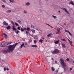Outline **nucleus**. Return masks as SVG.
Returning <instances> with one entry per match:
<instances>
[{
  "mask_svg": "<svg viewBox=\"0 0 74 74\" xmlns=\"http://www.w3.org/2000/svg\"><path fill=\"white\" fill-rule=\"evenodd\" d=\"M19 32V30H18L17 32H15V33L16 34H18Z\"/></svg>",
  "mask_w": 74,
  "mask_h": 74,
  "instance_id": "nucleus-25",
  "label": "nucleus"
},
{
  "mask_svg": "<svg viewBox=\"0 0 74 74\" xmlns=\"http://www.w3.org/2000/svg\"><path fill=\"white\" fill-rule=\"evenodd\" d=\"M26 33L27 34H28V32L27 31H26Z\"/></svg>",
  "mask_w": 74,
  "mask_h": 74,
  "instance_id": "nucleus-44",
  "label": "nucleus"
},
{
  "mask_svg": "<svg viewBox=\"0 0 74 74\" xmlns=\"http://www.w3.org/2000/svg\"><path fill=\"white\" fill-rule=\"evenodd\" d=\"M72 68H71L70 69V70L71 71V70H72Z\"/></svg>",
  "mask_w": 74,
  "mask_h": 74,
  "instance_id": "nucleus-47",
  "label": "nucleus"
},
{
  "mask_svg": "<svg viewBox=\"0 0 74 74\" xmlns=\"http://www.w3.org/2000/svg\"><path fill=\"white\" fill-rule=\"evenodd\" d=\"M58 12L60 13V11H58Z\"/></svg>",
  "mask_w": 74,
  "mask_h": 74,
  "instance_id": "nucleus-61",
  "label": "nucleus"
},
{
  "mask_svg": "<svg viewBox=\"0 0 74 74\" xmlns=\"http://www.w3.org/2000/svg\"><path fill=\"white\" fill-rule=\"evenodd\" d=\"M62 47H63V48H66V45L64 44H62Z\"/></svg>",
  "mask_w": 74,
  "mask_h": 74,
  "instance_id": "nucleus-10",
  "label": "nucleus"
},
{
  "mask_svg": "<svg viewBox=\"0 0 74 74\" xmlns=\"http://www.w3.org/2000/svg\"><path fill=\"white\" fill-rule=\"evenodd\" d=\"M45 41L46 42H47V40H46Z\"/></svg>",
  "mask_w": 74,
  "mask_h": 74,
  "instance_id": "nucleus-60",
  "label": "nucleus"
},
{
  "mask_svg": "<svg viewBox=\"0 0 74 74\" xmlns=\"http://www.w3.org/2000/svg\"><path fill=\"white\" fill-rule=\"evenodd\" d=\"M51 59H52V60H53V58H51Z\"/></svg>",
  "mask_w": 74,
  "mask_h": 74,
  "instance_id": "nucleus-58",
  "label": "nucleus"
},
{
  "mask_svg": "<svg viewBox=\"0 0 74 74\" xmlns=\"http://www.w3.org/2000/svg\"><path fill=\"white\" fill-rule=\"evenodd\" d=\"M19 42H18L17 43H16L15 44L12 45H10L8 46V52H12L14 50V48H15V47H16V45H17L19 44Z\"/></svg>",
  "mask_w": 74,
  "mask_h": 74,
  "instance_id": "nucleus-1",
  "label": "nucleus"
},
{
  "mask_svg": "<svg viewBox=\"0 0 74 74\" xmlns=\"http://www.w3.org/2000/svg\"><path fill=\"white\" fill-rule=\"evenodd\" d=\"M1 45H3V44H2V43H1Z\"/></svg>",
  "mask_w": 74,
  "mask_h": 74,
  "instance_id": "nucleus-62",
  "label": "nucleus"
},
{
  "mask_svg": "<svg viewBox=\"0 0 74 74\" xmlns=\"http://www.w3.org/2000/svg\"><path fill=\"white\" fill-rule=\"evenodd\" d=\"M24 12L25 14H26V13H27V11H26V10H24Z\"/></svg>",
  "mask_w": 74,
  "mask_h": 74,
  "instance_id": "nucleus-36",
  "label": "nucleus"
},
{
  "mask_svg": "<svg viewBox=\"0 0 74 74\" xmlns=\"http://www.w3.org/2000/svg\"><path fill=\"white\" fill-rule=\"evenodd\" d=\"M3 25H5V26H7V25H8V23H6L5 21H4L3 23Z\"/></svg>",
  "mask_w": 74,
  "mask_h": 74,
  "instance_id": "nucleus-9",
  "label": "nucleus"
},
{
  "mask_svg": "<svg viewBox=\"0 0 74 74\" xmlns=\"http://www.w3.org/2000/svg\"><path fill=\"white\" fill-rule=\"evenodd\" d=\"M50 27H51V28H53V27H52L51 26V25H50Z\"/></svg>",
  "mask_w": 74,
  "mask_h": 74,
  "instance_id": "nucleus-59",
  "label": "nucleus"
},
{
  "mask_svg": "<svg viewBox=\"0 0 74 74\" xmlns=\"http://www.w3.org/2000/svg\"><path fill=\"white\" fill-rule=\"evenodd\" d=\"M11 12V10H8L6 12H7V13H10V12Z\"/></svg>",
  "mask_w": 74,
  "mask_h": 74,
  "instance_id": "nucleus-15",
  "label": "nucleus"
},
{
  "mask_svg": "<svg viewBox=\"0 0 74 74\" xmlns=\"http://www.w3.org/2000/svg\"><path fill=\"white\" fill-rule=\"evenodd\" d=\"M69 4H72V5H74V3H73V1H71L70 3H69Z\"/></svg>",
  "mask_w": 74,
  "mask_h": 74,
  "instance_id": "nucleus-13",
  "label": "nucleus"
},
{
  "mask_svg": "<svg viewBox=\"0 0 74 74\" xmlns=\"http://www.w3.org/2000/svg\"><path fill=\"white\" fill-rule=\"evenodd\" d=\"M17 29L18 30H20V27H18L17 28Z\"/></svg>",
  "mask_w": 74,
  "mask_h": 74,
  "instance_id": "nucleus-39",
  "label": "nucleus"
},
{
  "mask_svg": "<svg viewBox=\"0 0 74 74\" xmlns=\"http://www.w3.org/2000/svg\"><path fill=\"white\" fill-rule=\"evenodd\" d=\"M47 25H48V26H51V25H49V24H48Z\"/></svg>",
  "mask_w": 74,
  "mask_h": 74,
  "instance_id": "nucleus-57",
  "label": "nucleus"
},
{
  "mask_svg": "<svg viewBox=\"0 0 74 74\" xmlns=\"http://www.w3.org/2000/svg\"><path fill=\"white\" fill-rule=\"evenodd\" d=\"M12 43V42H8L7 45H10V44H11Z\"/></svg>",
  "mask_w": 74,
  "mask_h": 74,
  "instance_id": "nucleus-34",
  "label": "nucleus"
},
{
  "mask_svg": "<svg viewBox=\"0 0 74 74\" xmlns=\"http://www.w3.org/2000/svg\"><path fill=\"white\" fill-rule=\"evenodd\" d=\"M34 44H36L37 42V41L36 40H34Z\"/></svg>",
  "mask_w": 74,
  "mask_h": 74,
  "instance_id": "nucleus-29",
  "label": "nucleus"
},
{
  "mask_svg": "<svg viewBox=\"0 0 74 74\" xmlns=\"http://www.w3.org/2000/svg\"><path fill=\"white\" fill-rule=\"evenodd\" d=\"M62 10H64V11H65V12L67 14H70V13H69V12H68V11H67V9H66L64 8H62Z\"/></svg>",
  "mask_w": 74,
  "mask_h": 74,
  "instance_id": "nucleus-5",
  "label": "nucleus"
},
{
  "mask_svg": "<svg viewBox=\"0 0 74 74\" xmlns=\"http://www.w3.org/2000/svg\"><path fill=\"white\" fill-rule=\"evenodd\" d=\"M4 71H5L6 70V69H5V68H4Z\"/></svg>",
  "mask_w": 74,
  "mask_h": 74,
  "instance_id": "nucleus-46",
  "label": "nucleus"
},
{
  "mask_svg": "<svg viewBox=\"0 0 74 74\" xmlns=\"http://www.w3.org/2000/svg\"><path fill=\"white\" fill-rule=\"evenodd\" d=\"M36 29V30H38V29Z\"/></svg>",
  "mask_w": 74,
  "mask_h": 74,
  "instance_id": "nucleus-55",
  "label": "nucleus"
},
{
  "mask_svg": "<svg viewBox=\"0 0 74 74\" xmlns=\"http://www.w3.org/2000/svg\"><path fill=\"white\" fill-rule=\"evenodd\" d=\"M46 25H48V24L47 23H46Z\"/></svg>",
  "mask_w": 74,
  "mask_h": 74,
  "instance_id": "nucleus-64",
  "label": "nucleus"
},
{
  "mask_svg": "<svg viewBox=\"0 0 74 74\" xmlns=\"http://www.w3.org/2000/svg\"><path fill=\"white\" fill-rule=\"evenodd\" d=\"M66 61H67V62L70 61V59H69V58H67Z\"/></svg>",
  "mask_w": 74,
  "mask_h": 74,
  "instance_id": "nucleus-37",
  "label": "nucleus"
},
{
  "mask_svg": "<svg viewBox=\"0 0 74 74\" xmlns=\"http://www.w3.org/2000/svg\"><path fill=\"white\" fill-rule=\"evenodd\" d=\"M68 41L69 42L70 44L72 43V42L69 39H68Z\"/></svg>",
  "mask_w": 74,
  "mask_h": 74,
  "instance_id": "nucleus-40",
  "label": "nucleus"
},
{
  "mask_svg": "<svg viewBox=\"0 0 74 74\" xmlns=\"http://www.w3.org/2000/svg\"><path fill=\"white\" fill-rule=\"evenodd\" d=\"M43 41V40H42V39H40V40H39V42H42Z\"/></svg>",
  "mask_w": 74,
  "mask_h": 74,
  "instance_id": "nucleus-27",
  "label": "nucleus"
},
{
  "mask_svg": "<svg viewBox=\"0 0 74 74\" xmlns=\"http://www.w3.org/2000/svg\"><path fill=\"white\" fill-rule=\"evenodd\" d=\"M59 42H60L59 40H58L57 41H56L55 42V44H58V43H59Z\"/></svg>",
  "mask_w": 74,
  "mask_h": 74,
  "instance_id": "nucleus-11",
  "label": "nucleus"
},
{
  "mask_svg": "<svg viewBox=\"0 0 74 74\" xmlns=\"http://www.w3.org/2000/svg\"><path fill=\"white\" fill-rule=\"evenodd\" d=\"M21 32H24V29H23V28H21Z\"/></svg>",
  "mask_w": 74,
  "mask_h": 74,
  "instance_id": "nucleus-28",
  "label": "nucleus"
},
{
  "mask_svg": "<svg viewBox=\"0 0 74 74\" xmlns=\"http://www.w3.org/2000/svg\"><path fill=\"white\" fill-rule=\"evenodd\" d=\"M18 23H20V24H21H21H22V22H21V21L20 20H18Z\"/></svg>",
  "mask_w": 74,
  "mask_h": 74,
  "instance_id": "nucleus-21",
  "label": "nucleus"
},
{
  "mask_svg": "<svg viewBox=\"0 0 74 74\" xmlns=\"http://www.w3.org/2000/svg\"><path fill=\"white\" fill-rule=\"evenodd\" d=\"M42 40H44V39H45V38L44 37H42Z\"/></svg>",
  "mask_w": 74,
  "mask_h": 74,
  "instance_id": "nucleus-48",
  "label": "nucleus"
},
{
  "mask_svg": "<svg viewBox=\"0 0 74 74\" xmlns=\"http://www.w3.org/2000/svg\"><path fill=\"white\" fill-rule=\"evenodd\" d=\"M15 25L16 26H19V24H18L17 23H15Z\"/></svg>",
  "mask_w": 74,
  "mask_h": 74,
  "instance_id": "nucleus-24",
  "label": "nucleus"
},
{
  "mask_svg": "<svg viewBox=\"0 0 74 74\" xmlns=\"http://www.w3.org/2000/svg\"><path fill=\"white\" fill-rule=\"evenodd\" d=\"M29 35H30V36H31L32 37H33V35H31V34H29Z\"/></svg>",
  "mask_w": 74,
  "mask_h": 74,
  "instance_id": "nucleus-50",
  "label": "nucleus"
},
{
  "mask_svg": "<svg viewBox=\"0 0 74 74\" xmlns=\"http://www.w3.org/2000/svg\"><path fill=\"white\" fill-rule=\"evenodd\" d=\"M26 5H30V3H29V2H27V3H26L25 4Z\"/></svg>",
  "mask_w": 74,
  "mask_h": 74,
  "instance_id": "nucleus-20",
  "label": "nucleus"
},
{
  "mask_svg": "<svg viewBox=\"0 0 74 74\" xmlns=\"http://www.w3.org/2000/svg\"><path fill=\"white\" fill-rule=\"evenodd\" d=\"M59 32H56V34H59Z\"/></svg>",
  "mask_w": 74,
  "mask_h": 74,
  "instance_id": "nucleus-51",
  "label": "nucleus"
},
{
  "mask_svg": "<svg viewBox=\"0 0 74 74\" xmlns=\"http://www.w3.org/2000/svg\"><path fill=\"white\" fill-rule=\"evenodd\" d=\"M2 7L3 8H5V6L4 5H2Z\"/></svg>",
  "mask_w": 74,
  "mask_h": 74,
  "instance_id": "nucleus-41",
  "label": "nucleus"
},
{
  "mask_svg": "<svg viewBox=\"0 0 74 74\" xmlns=\"http://www.w3.org/2000/svg\"><path fill=\"white\" fill-rule=\"evenodd\" d=\"M59 50L58 49H55L53 51L51 52V53L52 54H55V53H59Z\"/></svg>",
  "mask_w": 74,
  "mask_h": 74,
  "instance_id": "nucleus-3",
  "label": "nucleus"
},
{
  "mask_svg": "<svg viewBox=\"0 0 74 74\" xmlns=\"http://www.w3.org/2000/svg\"><path fill=\"white\" fill-rule=\"evenodd\" d=\"M56 73H58V70H57L56 71Z\"/></svg>",
  "mask_w": 74,
  "mask_h": 74,
  "instance_id": "nucleus-52",
  "label": "nucleus"
},
{
  "mask_svg": "<svg viewBox=\"0 0 74 74\" xmlns=\"http://www.w3.org/2000/svg\"><path fill=\"white\" fill-rule=\"evenodd\" d=\"M5 44H7V42H5L3 44V45H5Z\"/></svg>",
  "mask_w": 74,
  "mask_h": 74,
  "instance_id": "nucleus-43",
  "label": "nucleus"
},
{
  "mask_svg": "<svg viewBox=\"0 0 74 74\" xmlns=\"http://www.w3.org/2000/svg\"><path fill=\"white\" fill-rule=\"evenodd\" d=\"M65 32H67V33H69V34L71 35V36H72V34H71V33H70V32H69V31L66 30L65 29Z\"/></svg>",
  "mask_w": 74,
  "mask_h": 74,
  "instance_id": "nucleus-8",
  "label": "nucleus"
},
{
  "mask_svg": "<svg viewBox=\"0 0 74 74\" xmlns=\"http://www.w3.org/2000/svg\"><path fill=\"white\" fill-rule=\"evenodd\" d=\"M31 27H32V28H33V29H35V27L33 25H32L31 26Z\"/></svg>",
  "mask_w": 74,
  "mask_h": 74,
  "instance_id": "nucleus-30",
  "label": "nucleus"
},
{
  "mask_svg": "<svg viewBox=\"0 0 74 74\" xmlns=\"http://www.w3.org/2000/svg\"><path fill=\"white\" fill-rule=\"evenodd\" d=\"M32 32L33 33H35V30L33 29L32 30Z\"/></svg>",
  "mask_w": 74,
  "mask_h": 74,
  "instance_id": "nucleus-22",
  "label": "nucleus"
},
{
  "mask_svg": "<svg viewBox=\"0 0 74 74\" xmlns=\"http://www.w3.org/2000/svg\"><path fill=\"white\" fill-rule=\"evenodd\" d=\"M1 47H7V46L6 45H1Z\"/></svg>",
  "mask_w": 74,
  "mask_h": 74,
  "instance_id": "nucleus-23",
  "label": "nucleus"
},
{
  "mask_svg": "<svg viewBox=\"0 0 74 74\" xmlns=\"http://www.w3.org/2000/svg\"><path fill=\"white\" fill-rule=\"evenodd\" d=\"M23 29H24V30H26V28H24Z\"/></svg>",
  "mask_w": 74,
  "mask_h": 74,
  "instance_id": "nucleus-54",
  "label": "nucleus"
},
{
  "mask_svg": "<svg viewBox=\"0 0 74 74\" xmlns=\"http://www.w3.org/2000/svg\"><path fill=\"white\" fill-rule=\"evenodd\" d=\"M62 40L63 41H66V40L65 39H62Z\"/></svg>",
  "mask_w": 74,
  "mask_h": 74,
  "instance_id": "nucleus-31",
  "label": "nucleus"
},
{
  "mask_svg": "<svg viewBox=\"0 0 74 74\" xmlns=\"http://www.w3.org/2000/svg\"><path fill=\"white\" fill-rule=\"evenodd\" d=\"M3 35H4V37L5 38H7V35L5 34H4L3 33Z\"/></svg>",
  "mask_w": 74,
  "mask_h": 74,
  "instance_id": "nucleus-12",
  "label": "nucleus"
},
{
  "mask_svg": "<svg viewBox=\"0 0 74 74\" xmlns=\"http://www.w3.org/2000/svg\"><path fill=\"white\" fill-rule=\"evenodd\" d=\"M64 25H66V23H64Z\"/></svg>",
  "mask_w": 74,
  "mask_h": 74,
  "instance_id": "nucleus-63",
  "label": "nucleus"
},
{
  "mask_svg": "<svg viewBox=\"0 0 74 74\" xmlns=\"http://www.w3.org/2000/svg\"><path fill=\"white\" fill-rule=\"evenodd\" d=\"M1 1H3V2H4V3H5V0H1Z\"/></svg>",
  "mask_w": 74,
  "mask_h": 74,
  "instance_id": "nucleus-35",
  "label": "nucleus"
},
{
  "mask_svg": "<svg viewBox=\"0 0 74 74\" xmlns=\"http://www.w3.org/2000/svg\"><path fill=\"white\" fill-rule=\"evenodd\" d=\"M12 27H13L12 29L13 30H14V31H16L17 30L15 28V26H14V25H13L12 26Z\"/></svg>",
  "mask_w": 74,
  "mask_h": 74,
  "instance_id": "nucleus-7",
  "label": "nucleus"
},
{
  "mask_svg": "<svg viewBox=\"0 0 74 74\" xmlns=\"http://www.w3.org/2000/svg\"><path fill=\"white\" fill-rule=\"evenodd\" d=\"M60 63L63 66V67H66L67 66L65 64V63H64V60H62V59L61 58L60 59Z\"/></svg>",
  "mask_w": 74,
  "mask_h": 74,
  "instance_id": "nucleus-2",
  "label": "nucleus"
},
{
  "mask_svg": "<svg viewBox=\"0 0 74 74\" xmlns=\"http://www.w3.org/2000/svg\"><path fill=\"white\" fill-rule=\"evenodd\" d=\"M8 51H9L7 49V50H3V53H7V52H8H8H10Z\"/></svg>",
  "mask_w": 74,
  "mask_h": 74,
  "instance_id": "nucleus-4",
  "label": "nucleus"
},
{
  "mask_svg": "<svg viewBox=\"0 0 74 74\" xmlns=\"http://www.w3.org/2000/svg\"><path fill=\"white\" fill-rule=\"evenodd\" d=\"M55 63H56V64H57V63H58V62H57V61H55Z\"/></svg>",
  "mask_w": 74,
  "mask_h": 74,
  "instance_id": "nucleus-42",
  "label": "nucleus"
},
{
  "mask_svg": "<svg viewBox=\"0 0 74 74\" xmlns=\"http://www.w3.org/2000/svg\"><path fill=\"white\" fill-rule=\"evenodd\" d=\"M11 28V26H8L6 27V29H10Z\"/></svg>",
  "mask_w": 74,
  "mask_h": 74,
  "instance_id": "nucleus-17",
  "label": "nucleus"
},
{
  "mask_svg": "<svg viewBox=\"0 0 74 74\" xmlns=\"http://www.w3.org/2000/svg\"><path fill=\"white\" fill-rule=\"evenodd\" d=\"M70 44H71V46H73V44H72V43H70Z\"/></svg>",
  "mask_w": 74,
  "mask_h": 74,
  "instance_id": "nucleus-45",
  "label": "nucleus"
},
{
  "mask_svg": "<svg viewBox=\"0 0 74 74\" xmlns=\"http://www.w3.org/2000/svg\"><path fill=\"white\" fill-rule=\"evenodd\" d=\"M25 47V43H23L20 46V48H22V47Z\"/></svg>",
  "mask_w": 74,
  "mask_h": 74,
  "instance_id": "nucleus-6",
  "label": "nucleus"
},
{
  "mask_svg": "<svg viewBox=\"0 0 74 74\" xmlns=\"http://www.w3.org/2000/svg\"><path fill=\"white\" fill-rule=\"evenodd\" d=\"M11 23L13 25H14V22L12 21H11Z\"/></svg>",
  "mask_w": 74,
  "mask_h": 74,
  "instance_id": "nucleus-33",
  "label": "nucleus"
},
{
  "mask_svg": "<svg viewBox=\"0 0 74 74\" xmlns=\"http://www.w3.org/2000/svg\"><path fill=\"white\" fill-rule=\"evenodd\" d=\"M51 36H52V34H49L47 35V36L48 37H49Z\"/></svg>",
  "mask_w": 74,
  "mask_h": 74,
  "instance_id": "nucleus-19",
  "label": "nucleus"
},
{
  "mask_svg": "<svg viewBox=\"0 0 74 74\" xmlns=\"http://www.w3.org/2000/svg\"><path fill=\"white\" fill-rule=\"evenodd\" d=\"M6 69H7V70L8 71V70H9V69L8 68H6Z\"/></svg>",
  "mask_w": 74,
  "mask_h": 74,
  "instance_id": "nucleus-49",
  "label": "nucleus"
},
{
  "mask_svg": "<svg viewBox=\"0 0 74 74\" xmlns=\"http://www.w3.org/2000/svg\"><path fill=\"white\" fill-rule=\"evenodd\" d=\"M52 16H53V17H54V19H56V18H57V17H56V16H54L53 15H52Z\"/></svg>",
  "mask_w": 74,
  "mask_h": 74,
  "instance_id": "nucleus-26",
  "label": "nucleus"
},
{
  "mask_svg": "<svg viewBox=\"0 0 74 74\" xmlns=\"http://www.w3.org/2000/svg\"><path fill=\"white\" fill-rule=\"evenodd\" d=\"M30 30V28L29 27H27V30L29 31Z\"/></svg>",
  "mask_w": 74,
  "mask_h": 74,
  "instance_id": "nucleus-32",
  "label": "nucleus"
},
{
  "mask_svg": "<svg viewBox=\"0 0 74 74\" xmlns=\"http://www.w3.org/2000/svg\"><path fill=\"white\" fill-rule=\"evenodd\" d=\"M32 47H35V48H37V47L38 46L37 45H32L31 46Z\"/></svg>",
  "mask_w": 74,
  "mask_h": 74,
  "instance_id": "nucleus-14",
  "label": "nucleus"
},
{
  "mask_svg": "<svg viewBox=\"0 0 74 74\" xmlns=\"http://www.w3.org/2000/svg\"><path fill=\"white\" fill-rule=\"evenodd\" d=\"M64 71H66V68H65V67H64Z\"/></svg>",
  "mask_w": 74,
  "mask_h": 74,
  "instance_id": "nucleus-53",
  "label": "nucleus"
},
{
  "mask_svg": "<svg viewBox=\"0 0 74 74\" xmlns=\"http://www.w3.org/2000/svg\"><path fill=\"white\" fill-rule=\"evenodd\" d=\"M51 70L52 71H55V68H53V67H52Z\"/></svg>",
  "mask_w": 74,
  "mask_h": 74,
  "instance_id": "nucleus-18",
  "label": "nucleus"
},
{
  "mask_svg": "<svg viewBox=\"0 0 74 74\" xmlns=\"http://www.w3.org/2000/svg\"><path fill=\"white\" fill-rule=\"evenodd\" d=\"M25 44L26 45H27V43H25Z\"/></svg>",
  "mask_w": 74,
  "mask_h": 74,
  "instance_id": "nucleus-56",
  "label": "nucleus"
},
{
  "mask_svg": "<svg viewBox=\"0 0 74 74\" xmlns=\"http://www.w3.org/2000/svg\"><path fill=\"white\" fill-rule=\"evenodd\" d=\"M9 1H10V2H13V1H14L13 0H9Z\"/></svg>",
  "mask_w": 74,
  "mask_h": 74,
  "instance_id": "nucleus-38",
  "label": "nucleus"
},
{
  "mask_svg": "<svg viewBox=\"0 0 74 74\" xmlns=\"http://www.w3.org/2000/svg\"><path fill=\"white\" fill-rule=\"evenodd\" d=\"M60 28H58L57 29V30L58 32H59V33H60Z\"/></svg>",
  "mask_w": 74,
  "mask_h": 74,
  "instance_id": "nucleus-16",
  "label": "nucleus"
}]
</instances>
